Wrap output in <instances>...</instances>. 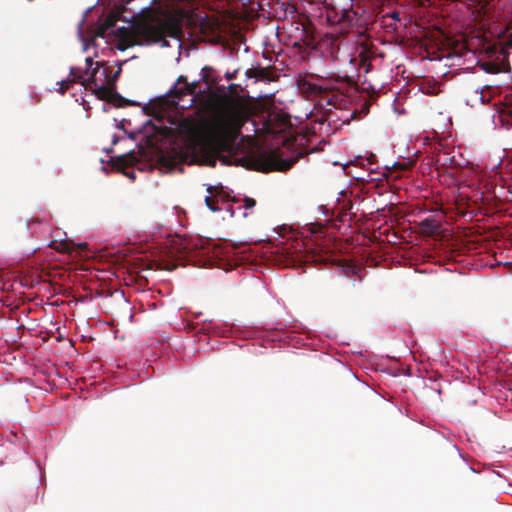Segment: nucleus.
I'll return each instance as SVG.
<instances>
[{
	"label": "nucleus",
	"instance_id": "1",
	"mask_svg": "<svg viewBox=\"0 0 512 512\" xmlns=\"http://www.w3.org/2000/svg\"><path fill=\"white\" fill-rule=\"evenodd\" d=\"M132 0H117L103 23L97 30L98 37H106L114 34L113 28L118 20L131 23V27H119L116 30V48L124 51L135 45H149L161 43L168 47L166 40L170 38H181L183 34V17L177 13L163 11L160 8L145 7L138 13H129L127 4Z\"/></svg>",
	"mask_w": 512,
	"mask_h": 512
},
{
	"label": "nucleus",
	"instance_id": "2",
	"mask_svg": "<svg viewBox=\"0 0 512 512\" xmlns=\"http://www.w3.org/2000/svg\"><path fill=\"white\" fill-rule=\"evenodd\" d=\"M120 73L121 67L113 71L112 67L101 66L97 63L90 77L87 78L86 89H91L99 99L109 101L119 107L135 105L134 102L126 100L114 91Z\"/></svg>",
	"mask_w": 512,
	"mask_h": 512
},
{
	"label": "nucleus",
	"instance_id": "3",
	"mask_svg": "<svg viewBox=\"0 0 512 512\" xmlns=\"http://www.w3.org/2000/svg\"><path fill=\"white\" fill-rule=\"evenodd\" d=\"M242 118L237 114L216 117L208 127L210 141L219 148L229 149L242 128Z\"/></svg>",
	"mask_w": 512,
	"mask_h": 512
},
{
	"label": "nucleus",
	"instance_id": "4",
	"mask_svg": "<svg viewBox=\"0 0 512 512\" xmlns=\"http://www.w3.org/2000/svg\"><path fill=\"white\" fill-rule=\"evenodd\" d=\"M332 79L339 80V84H347L348 87L344 86V89L347 91H342V89L334 88L333 90L326 91L323 96L322 102L325 101L327 105H330L336 109H341L347 103V97H349L354 91V81L348 75L340 76L334 75Z\"/></svg>",
	"mask_w": 512,
	"mask_h": 512
},
{
	"label": "nucleus",
	"instance_id": "5",
	"mask_svg": "<svg viewBox=\"0 0 512 512\" xmlns=\"http://www.w3.org/2000/svg\"><path fill=\"white\" fill-rule=\"evenodd\" d=\"M348 87L347 84H339V80L332 79V76L325 78L321 83H312L309 81H304L302 84L303 91L307 94L308 97L319 98V101L322 102L323 96L326 91L333 90L334 88L342 89V91H346L344 89Z\"/></svg>",
	"mask_w": 512,
	"mask_h": 512
},
{
	"label": "nucleus",
	"instance_id": "6",
	"mask_svg": "<svg viewBox=\"0 0 512 512\" xmlns=\"http://www.w3.org/2000/svg\"><path fill=\"white\" fill-rule=\"evenodd\" d=\"M377 55V47L367 41L361 42L357 47V56L350 58V62L359 60V68L368 73L372 70V60Z\"/></svg>",
	"mask_w": 512,
	"mask_h": 512
},
{
	"label": "nucleus",
	"instance_id": "7",
	"mask_svg": "<svg viewBox=\"0 0 512 512\" xmlns=\"http://www.w3.org/2000/svg\"><path fill=\"white\" fill-rule=\"evenodd\" d=\"M199 81L187 82L183 87L174 86L169 90L168 97L171 105L180 106L182 97L187 95H195L197 93Z\"/></svg>",
	"mask_w": 512,
	"mask_h": 512
},
{
	"label": "nucleus",
	"instance_id": "8",
	"mask_svg": "<svg viewBox=\"0 0 512 512\" xmlns=\"http://www.w3.org/2000/svg\"><path fill=\"white\" fill-rule=\"evenodd\" d=\"M247 76L256 78L263 81H274L279 77L277 70L274 67H254L247 70Z\"/></svg>",
	"mask_w": 512,
	"mask_h": 512
},
{
	"label": "nucleus",
	"instance_id": "9",
	"mask_svg": "<svg viewBox=\"0 0 512 512\" xmlns=\"http://www.w3.org/2000/svg\"><path fill=\"white\" fill-rule=\"evenodd\" d=\"M204 146L205 145L203 144V141H201L200 137H194L193 139H191L187 147V153L185 155L184 160L188 163L197 162L199 159L200 152L203 151Z\"/></svg>",
	"mask_w": 512,
	"mask_h": 512
},
{
	"label": "nucleus",
	"instance_id": "10",
	"mask_svg": "<svg viewBox=\"0 0 512 512\" xmlns=\"http://www.w3.org/2000/svg\"><path fill=\"white\" fill-rule=\"evenodd\" d=\"M201 81L207 85V97L214 96L213 88L218 83L219 79L216 76L215 70L210 66H205L201 70Z\"/></svg>",
	"mask_w": 512,
	"mask_h": 512
},
{
	"label": "nucleus",
	"instance_id": "11",
	"mask_svg": "<svg viewBox=\"0 0 512 512\" xmlns=\"http://www.w3.org/2000/svg\"><path fill=\"white\" fill-rule=\"evenodd\" d=\"M482 68L490 74H497L501 72H508L510 70V63L508 59L503 58L500 62L488 61L482 64Z\"/></svg>",
	"mask_w": 512,
	"mask_h": 512
},
{
	"label": "nucleus",
	"instance_id": "12",
	"mask_svg": "<svg viewBox=\"0 0 512 512\" xmlns=\"http://www.w3.org/2000/svg\"><path fill=\"white\" fill-rule=\"evenodd\" d=\"M268 161H269V170H277V171H287L294 164V161H292V160L278 159V157L275 153H271L268 156Z\"/></svg>",
	"mask_w": 512,
	"mask_h": 512
},
{
	"label": "nucleus",
	"instance_id": "13",
	"mask_svg": "<svg viewBox=\"0 0 512 512\" xmlns=\"http://www.w3.org/2000/svg\"><path fill=\"white\" fill-rule=\"evenodd\" d=\"M348 17L347 12H341L340 14L336 11L335 7L328 5L326 7V19L330 24H340Z\"/></svg>",
	"mask_w": 512,
	"mask_h": 512
},
{
	"label": "nucleus",
	"instance_id": "14",
	"mask_svg": "<svg viewBox=\"0 0 512 512\" xmlns=\"http://www.w3.org/2000/svg\"><path fill=\"white\" fill-rule=\"evenodd\" d=\"M329 46L328 55L329 57L335 61L338 59V54L340 51V40L339 37H331L327 38L324 42Z\"/></svg>",
	"mask_w": 512,
	"mask_h": 512
},
{
	"label": "nucleus",
	"instance_id": "15",
	"mask_svg": "<svg viewBox=\"0 0 512 512\" xmlns=\"http://www.w3.org/2000/svg\"><path fill=\"white\" fill-rule=\"evenodd\" d=\"M85 71L80 68L71 67L68 78L72 83H80L86 88L87 79L84 78Z\"/></svg>",
	"mask_w": 512,
	"mask_h": 512
},
{
	"label": "nucleus",
	"instance_id": "16",
	"mask_svg": "<svg viewBox=\"0 0 512 512\" xmlns=\"http://www.w3.org/2000/svg\"><path fill=\"white\" fill-rule=\"evenodd\" d=\"M511 48H512V33H509L508 35H505L500 40V54L503 56V58L508 59L509 50Z\"/></svg>",
	"mask_w": 512,
	"mask_h": 512
},
{
	"label": "nucleus",
	"instance_id": "17",
	"mask_svg": "<svg viewBox=\"0 0 512 512\" xmlns=\"http://www.w3.org/2000/svg\"><path fill=\"white\" fill-rule=\"evenodd\" d=\"M420 226L423 230L429 233H435L439 228V224L432 218L422 220Z\"/></svg>",
	"mask_w": 512,
	"mask_h": 512
},
{
	"label": "nucleus",
	"instance_id": "18",
	"mask_svg": "<svg viewBox=\"0 0 512 512\" xmlns=\"http://www.w3.org/2000/svg\"><path fill=\"white\" fill-rule=\"evenodd\" d=\"M85 62H86V66H87L86 70H85V74L88 75V77H90V74H91L92 70L96 67L97 63H99L101 66H104L100 62H94L91 57H87L85 59Z\"/></svg>",
	"mask_w": 512,
	"mask_h": 512
},
{
	"label": "nucleus",
	"instance_id": "19",
	"mask_svg": "<svg viewBox=\"0 0 512 512\" xmlns=\"http://www.w3.org/2000/svg\"><path fill=\"white\" fill-rule=\"evenodd\" d=\"M205 204L206 206L213 212L219 211L220 209L215 205V200L213 196H206L205 197Z\"/></svg>",
	"mask_w": 512,
	"mask_h": 512
},
{
	"label": "nucleus",
	"instance_id": "20",
	"mask_svg": "<svg viewBox=\"0 0 512 512\" xmlns=\"http://www.w3.org/2000/svg\"><path fill=\"white\" fill-rule=\"evenodd\" d=\"M52 247H54L55 249H57L58 251H61V252H70L71 251L70 243L68 241H62L57 246L53 245Z\"/></svg>",
	"mask_w": 512,
	"mask_h": 512
},
{
	"label": "nucleus",
	"instance_id": "21",
	"mask_svg": "<svg viewBox=\"0 0 512 512\" xmlns=\"http://www.w3.org/2000/svg\"><path fill=\"white\" fill-rule=\"evenodd\" d=\"M73 84L69 78H67L66 80H62L61 82H59V93L60 94H64L69 88H70V85Z\"/></svg>",
	"mask_w": 512,
	"mask_h": 512
},
{
	"label": "nucleus",
	"instance_id": "22",
	"mask_svg": "<svg viewBox=\"0 0 512 512\" xmlns=\"http://www.w3.org/2000/svg\"><path fill=\"white\" fill-rule=\"evenodd\" d=\"M255 205H256V201H255V199L250 198V197H245V198H244V205H243V207H244L245 209H251V208H253Z\"/></svg>",
	"mask_w": 512,
	"mask_h": 512
},
{
	"label": "nucleus",
	"instance_id": "23",
	"mask_svg": "<svg viewBox=\"0 0 512 512\" xmlns=\"http://www.w3.org/2000/svg\"><path fill=\"white\" fill-rule=\"evenodd\" d=\"M369 108H370V102L369 101H365L361 110H360V113L363 114V115H367L368 112H369Z\"/></svg>",
	"mask_w": 512,
	"mask_h": 512
},
{
	"label": "nucleus",
	"instance_id": "24",
	"mask_svg": "<svg viewBox=\"0 0 512 512\" xmlns=\"http://www.w3.org/2000/svg\"><path fill=\"white\" fill-rule=\"evenodd\" d=\"M325 116H326L325 121L330 123L331 121H334V117H336V114L333 111H327L325 113Z\"/></svg>",
	"mask_w": 512,
	"mask_h": 512
},
{
	"label": "nucleus",
	"instance_id": "25",
	"mask_svg": "<svg viewBox=\"0 0 512 512\" xmlns=\"http://www.w3.org/2000/svg\"><path fill=\"white\" fill-rule=\"evenodd\" d=\"M187 82H188V81H187L186 76L180 75V76L178 77V79H177V83H176V85H175V86L177 87V85H179V84H184V85H186V83H187Z\"/></svg>",
	"mask_w": 512,
	"mask_h": 512
},
{
	"label": "nucleus",
	"instance_id": "26",
	"mask_svg": "<svg viewBox=\"0 0 512 512\" xmlns=\"http://www.w3.org/2000/svg\"><path fill=\"white\" fill-rule=\"evenodd\" d=\"M312 261L316 262V263H321V262H324L325 259L322 257V256H312Z\"/></svg>",
	"mask_w": 512,
	"mask_h": 512
},
{
	"label": "nucleus",
	"instance_id": "27",
	"mask_svg": "<svg viewBox=\"0 0 512 512\" xmlns=\"http://www.w3.org/2000/svg\"><path fill=\"white\" fill-rule=\"evenodd\" d=\"M375 159H376V156L375 155H371L369 158H368V162L370 164L374 163L375 162Z\"/></svg>",
	"mask_w": 512,
	"mask_h": 512
},
{
	"label": "nucleus",
	"instance_id": "28",
	"mask_svg": "<svg viewBox=\"0 0 512 512\" xmlns=\"http://www.w3.org/2000/svg\"><path fill=\"white\" fill-rule=\"evenodd\" d=\"M358 113L357 110H354L352 113H351V118H357L356 114Z\"/></svg>",
	"mask_w": 512,
	"mask_h": 512
},
{
	"label": "nucleus",
	"instance_id": "29",
	"mask_svg": "<svg viewBox=\"0 0 512 512\" xmlns=\"http://www.w3.org/2000/svg\"><path fill=\"white\" fill-rule=\"evenodd\" d=\"M391 16L394 19H398V13L397 12H393Z\"/></svg>",
	"mask_w": 512,
	"mask_h": 512
},
{
	"label": "nucleus",
	"instance_id": "30",
	"mask_svg": "<svg viewBox=\"0 0 512 512\" xmlns=\"http://www.w3.org/2000/svg\"><path fill=\"white\" fill-rule=\"evenodd\" d=\"M226 77H227V79H229V80H230V79H232V78L234 77V74H229V73H227V74H226Z\"/></svg>",
	"mask_w": 512,
	"mask_h": 512
},
{
	"label": "nucleus",
	"instance_id": "31",
	"mask_svg": "<svg viewBox=\"0 0 512 512\" xmlns=\"http://www.w3.org/2000/svg\"><path fill=\"white\" fill-rule=\"evenodd\" d=\"M207 191H208L210 194H213V188H212V187H209V188L207 189Z\"/></svg>",
	"mask_w": 512,
	"mask_h": 512
},
{
	"label": "nucleus",
	"instance_id": "32",
	"mask_svg": "<svg viewBox=\"0 0 512 512\" xmlns=\"http://www.w3.org/2000/svg\"><path fill=\"white\" fill-rule=\"evenodd\" d=\"M346 372H347L351 377H355V376L353 375V373H352L350 370H346Z\"/></svg>",
	"mask_w": 512,
	"mask_h": 512
},
{
	"label": "nucleus",
	"instance_id": "33",
	"mask_svg": "<svg viewBox=\"0 0 512 512\" xmlns=\"http://www.w3.org/2000/svg\"><path fill=\"white\" fill-rule=\"evenodd\" d=\"M80 247H81L82 249H84V248H86V247H87V244H86V243H83V244H81V245H80Z\"/></svg>",
	"mask_w": 512,
	"mask_h": 512
},
{
	"label": "nucleus",
	"instance_id": "34",
	"mask_svg": "<svg viewBox=\"0 0 512 512\" xmlns=\"http://www.w3.org/2000/svg\"><path fill=\"white\" fill-rule=\"evenodd\" d=\"M98 78L103 79L102 74H98Z\"/></svg>",
	"mask_w": 512,
	"mask_h": 512
}]
</instances>
